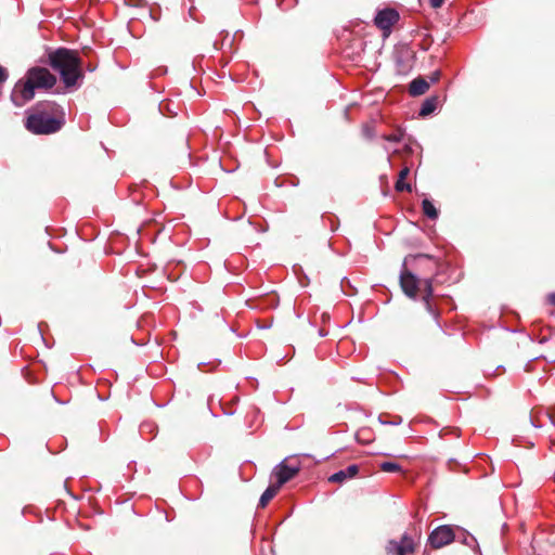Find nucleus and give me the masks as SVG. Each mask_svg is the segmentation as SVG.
I'll return each instance as SVG.
<instances>
[{"mask_svg": "<svg viewBox=\"0 0 555 555\" xmlns=\"http://www.w3.org/2000/svg\"><path fill=\"white\" fill-rule=\"evenodd\" d=\"M430 1V5L434 8V9H438L440 8L444 0H429Z\"/></svg>", "mask_w": 555, "mask_h": 555, "instance_id": "18", "label": "nucleus"}, {"mask_svg": "<svg viewBox=\"0 0 555 555\" xmlns=\"http://www.w3.org/2000/svg\"><path fill=\"white\" fill-rule=\"evenodd\" d=\"M399 21V13L395 9H384L379 11L375 18V25L384 30L389 33L390 28Z\"/></svg>", "mask_w": 555, "mask_h": 555, "instance_id": "7", "label": "nucleus"}, {"mask_svg": "<svg viewBox=\"0 0 555 555\" xmlns=\"http://www.w3.org/2000/svg\"><path fill=\"white\" fill-rule=\"evenodd\" d=\"M65 124L64 112L54 102L39 103L27 116L25 127L34 134H52Z\"/></svg>", "mask_w": 555, "mask_h": 555, "instance_id": "1", "label": "nucleus"}, {"mask_svg": "<svg viewBox=\"0 0 555 555\" xmlns=\"http://www.w3.org/2000/svg\"><path fill=\"white\" fill-rule=\"evenodd\" d=\"M548 304L555 306V293H552L547 296Z\"/></svg>", "mask_w": 555, "mask_h": 555, "instance_id": "20", "label": "nucleus"}, {"mask_svg": "<svg viewBox=\"0 0 555 555\" xmlns=\"http://www.w3.org/2000/svg\"><path fill=\"white\" fill-rule=\"evenodd\" d=\"M429 89V82L423 77H417L411 81L409 86V93L412 96L424 94Z\"/></svg>", "mask_w": 555, "mask_h": 555, "instance_id": "10", "label": "nucleus"}, {"mask_svg": "<svg viewBox=\"0 0 555 555\" xmlns=\"http://www.w3.org/2000/svg\"><path fill=\"white\" fill-rule=\"evenodd\" d=\"M439 103H440V98L438 95H431V96L427 98L422 104V107L420 109V116L426 117V116L430 115L431 113H434L436 111Z\"/></svg>", "mask_w": 555, "mask_h": 555, "instance_id": "11", "label": "nucleus"}, {"mask_svg": "<svg viewBox=\"0 0 555 555\" xmlns=\"http://www.w3.org/2000/svg\"><path fill=\"white\" fill-rule=\"evenodd\" d=\"M417 257H426V258H430L428 255H424V254H421V255H418Z\"/></svg>", "mask_w": 555, "mask_h": 555, "instance_id": "21", "label": "nucleus"}, {"mask_svg": "<svg viewBox=\"0 0 555 555\" xmlns=\"http://www.w3.org/2000/svg\"><path fill=\"white\" fill-rule=\"evenodd\" d=\"M280 487L276 483L270 485L259 500V507L264 508L268 503L278 494Z\"/></svg>", "mask_w": 555, "mask_h": 555, "instance_id": "12", "label": "nucleus"}, {"mask_svg": "<svg viewBox=\"0 0 555 555\" xmlns=\"http://www.w3.org/2000/svg\"><path fill=\"white\" fill-rule=\"evenodd\" d=\"M49 65L60 74L62 81L67 88L77 83L82 76L81 61L75 50L59 48L48 54Z\"/></svg>", "mask_w": 555, "mask_h": 555, "instance_id": "3", "label": "nucleus"}, {"mask_svg": "<svg viewBox=\"0 0 555 555\" xmlns=\"http://www.w3.org/2000/svg\"><path fill=\"white\" fill-rule=\"evenodd\" d=\"M409 173H410L409 167H404L399 172V178L395 184V189L397 192H403V191L411 192V190H412L411 185L409 183L404 182V180L408 178Z\"/></svg>", "mask_w": 555, "mask_h": 555, "instance_id": "13", "label": "nucleus"}, {"mask_svg": "<svg viewBox=\"0 0 555 555\" xmlns=\"http://www.w3.org/2000/svg\"><path fill=\"white\" fill-rule=\"evenodd\" d=\"M455 534L451 526H440L436 528L428 538L433 548H441L454 541Z\"/></svg>", "mask_w": 555, "mask_h": 555, "instance_id": "5", "label": "nucleus"}, {"mask_svg": "<svg viewBox=\"0 0 555 555\" xmlns=\"http://www.w3.org/2000/svg\"><path fill=\"white\" fill-rule=\"evenodd\" d=\"M384 139L390 142H400L402 140V132L399 130L395 133L385 135Z\"/></svg>", "mask_w": 555, "mask_h": 555, "instance_id": "16", "label": "nucleus"}, {"mask_svg": "<svg viewBox=\"0 0 555 555\" xmlns=\"http://www.w3.org/2000/svg\"><path fill=\"white\" fill-rule=\"evenodd\" d=\"M8 70L0 66V85L3 83L8 79Z\"/></svg>", "mask_w": 555, "mask_h": 555, "instance_id": "17", "label": "nucleus"}, {"mask_svg": "<svg viewBox=\"0 0 555 555\" xmlns=\"http://www.w3.org/2000/svg\"><path fill=\"white\" fill-rule=\"evenodd\" d=\"M415 547L413 539L404 534L399 542L395 540L389 541L386 546V553L387 555H410L415 552Z\"/></svg>", "mask_w": 555, "mask_h": 555, "instance_id": "6", "label": "nucleus"}, {"mask_svg": "<svg viewBox=\"0 0 555 555\" xmlns=\"http://www.w3.org/2000/svg\"><path fill=\"white\" fill-rule=\"evenodd\" d=\"M406 259L404 260V263ZM400 286L403 293L410 298H416L417 294L422 292V299L426 305V309L428 312L434 313L433 306L430 304V298L433 297V281L431 279L418 280L415 274H413L405 267L400 273Z\"/></svg>", "mask_w": 555, "mask_h": 555, "instance_id": "4", "label": "nucleus"}, {"mask_svg": "<svg viewBox=\"0 0 555 555\" xmlns=\"http://www.w3.org/2000/svg\"><path fill=\"white\" fill-rule=\"evenodd\" d=\"M379 468L385 473H401L402 472L401 466L393 462H383L379 464Z\"/></svg>", "mask_w": 555, "mask_h": 555, "instance_id": "15", "label": "nucleus"}, {"mask_svg": "<svg viewBox=\"0 0 555 555\" xmlns=\"http://www.w3.org/2000/svg\"><path fill=\"white\" fill-rule=\"evenodd\" d=\"M56 83V77L46 67L28 69L26 79L20 80L13 90L12 98L16 105L22 106L35 96V89H51Z\"/></svg>", "mask_w": 555, "mask_h": 555, "instance_id": "2", "label": "nucleus"}, {"mask_svg": "<svg viewBox=\"0 0 555 555\" xmlns=\"http://www.w3.org/2000/svg\"><path fill=\"white\" fill-rule=\"evenodd\" d=\"M360 467L357 464L349 465L346 469H341L328 477V481L333 483H344L354 478L359 474Z\"/></svg>", "mask_w": 555, "mask_h": 555, "instance_id": "9", "label": "nucleus"}, {"mask_svg": "<svg viewBox=\"0 0 555 555\" xmlns=\"http://www.w3.org/2000/svg\"><path fill=\"white\" fill-rule=\"evenodd\" d=\"M422 210H423V214L431 220H435L438 218V215H439L438 209L427 198L423 199V202H422Z\"/></svg>", "mask_w": 555, "mask_h": 555, "instance_id": "14", "label": "nucleus"}, {"mask_svg": "<svg viewBox=\"0 0 555 555\" xmlns=\"http://www.w3.org/2000/svg\"><path fill=\"white\" fill-rule=\"evenodd\" d=\"M300 470L299 466H288L285 462L280 463L273 470L276 477V485L281 488L284 483L293 479Z\"/></svg>", "mask_w": 555, "mask_h": 555, "instance_id": "8", "label": "nucleus"}, {"mask_svg": "<svg viewBox=\"0 0 555 555\" xmlns=\"http://www.w3.org/2000/svg\"><path fill=\"white\" fill-rule=\"evenodd\" d=\"M439 79H440V72L439 70L433 73V75L430 76V81L431 82H437Z\"/></svg>", "mask_w": 555, "mask_h": 555, "instance_id": "19", "label": "nucleus"}]
</instances>
